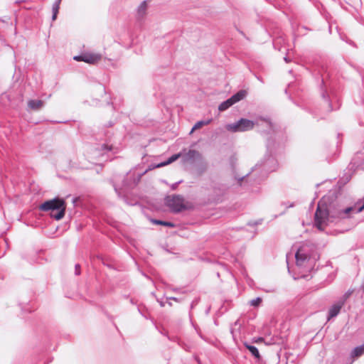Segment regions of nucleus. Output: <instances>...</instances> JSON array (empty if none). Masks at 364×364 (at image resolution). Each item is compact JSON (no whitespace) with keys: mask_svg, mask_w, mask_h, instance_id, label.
<instances>
[{"mask_svg":"<svg viewBox=\"0 0 364 364\" xmlns=\"http://www.w3.org/2000/svg\"><path fill=\"white\" fill-rule=\"evenodd\" d=\"M259 125L267 129L266 130L260 131L267 135V153L264 155V159L257 163L245 175H235L234 176L236 184L247 189L255 183H259L260 181L267 177L269 172L274 171L278 166L275 158L277 151L276 139L280 136L282 132L277 129L269 119L261 120ZM277 147H280V141H279Z\"/></svg>","mask_w":364,"mask_h":364,"instance_id":"1","label":"nucleus"},{"mask_svg":"<svg viewBox=\"0 0 364 364\" xmlns=\"http://www.w3.org/2000/svg\"><path fill=\"white\" fill-rule=\"evenodd\" d=\"M39 208L42 211L50 212L51 218L59 220L65 215L66 203L64 199L55 198L45 201L40 205Z\"/></svg>","mask_w":364,"mask_h":364,"instance_id":"2","label":"nucleus"},{"mask_svg":"<svg viewBox=\"0 0 364 364\" xmlns=\"http://www.w3.org/2000/svg\"><path fill=\"white\" fill-rule=\"evenodd\" d=\"M131 173H127V176H124L122 183V187H119L116 181L117 179V177L121 178V176H114L113 179H112L111 182L112 183V186L114 187V189L117 194L119 197H122L124 194V188H131L133 186H135L139 181H140L141 175H139L137 177H135L134 176H129Z\"/></svg>","mask_w":364,"mask_h":364,"instance_id":"3","label":"nucleus"},{"mask_svg":"<svg viewBox=\"0 0 364 364\" xmlns=\"http://www.w3.org/2000/svg\"><path fill=\"white\" fill-rule=\"evenodd\" d=\"M318 257L309 253V247L306 245L301 246L295 254L296 264L299 267H306L307 263H311V259L315 261Z\"/></svg>","mask_w":364,"mask_h":364,"instance_id":"4","label":"nucleus"},{"mask_svg":"<svg viewBox=\"0 0 364 364\" xmlns=\"http://www.w3.org/2000/svg\"><path fill=\"white\" fill-rule=\"evenodd\" d=\"M254 121L248 119L241 118L238 121L228 124L225 126V129L231 132H244L252 130L255 127Z\"/></svg>","mask_w":364,"mask_h":364,"instance_id":"5","label":"nucleus"},{"mask_svg":"<svg viewBox=\"0 0 364 364\" xmlns=\"http://www.w3.org/2000/svg\"><path fill=\"white\" fill-rule=\"evenodd\" d=\"M165 204L173 213H180L186 209L183 197L180 195L168 196L165 198Z\"/></svg>","mask_w":364,"mask_h":364,"instance_id":"6","label":"nucleus"},{"mask_svg":"<svg viewBox=\"0 0 364 364\" xmlns=\"http://www.w3.org/2000/svg\"><path fill=\"white\" fill-rule=\"evenodd\" d=\"M349 168H360L364 170V141L363 142V147L361 150L357 152L354 157L352 159L349 164Z\"/></svg>","mask_w":364,"mask_h":364,"instance_id":"7","label":"nucleus"},{"mask_svg":"<svg viewBox=\"0 0 364 364\" xmlns=\"http://www.w3.org/2000/svg\"><path fill=\"white\" fill-rule=\"evenodd\" d=\"M206 189L211 191L215 196H221L225 193L227 187L225 185L210 178L209 186Z\"/></svg>","mask_w":364,"mask_h":364,"instance_id":"8","label":"nucleus"},{"mask_svg":"<svg viewBox=\"0 0 364 364\" xmlns=\"http://www.w3.org/2000/svg\"><path fill=\"white\" fill-rule=\"evenodd\" d=\"M320 93L321 97H322L324 103L326 105V111L331 112L333 110L331 102L330 100V97L327 91L326 85L324 82L323 79L321 80V86H320Z\"/></svg>","mask_w":364,"mask_h":364,"instance_id":"9","label":"nucleus"},{"mask_svg":"<svg viewBox=\"0 0 364 364\" xmlns=\"http://www.w3.org/2000/svg\"><path fill=\"white\" fill-rule=\"evenodd\" d=\"M118 151V149L114 147L112 144L109 145L108 144H104L100 146L99 149V154H100L102 157L105 155H107V158L110 156V153L112 154H115Z\"/></svg>","mask_w":364,"mask_h":364,"instance_id":"10","label":"nucleus"},{"mask_svg":"<svg viewBox=\"0 0 364 364\" xmlns=\"http://www.w3.org/2000/svg\"><path fill=\"white\" fill-rule=\"evenodd\" d=\"M102 58V55L100 53L87 52L85 53V58L83 59V62L94 65L101 60Z\"/></svg>","mask_w":364,"mask_h":364,"instance_id":"11","label":"nucleus"},{"mask_svg":"<svg viewBox=\"0 0 364 364\" xmlns=\"http://www.w3.org/2000/svg\"><path fill=\"white\" fill-rule=\"evenodd\" d=\"M343 306V304H342V301H337L334 304H333L328 311V320L338 316Z\"/></svg>","mask_w":364,"mask_h":364,"instance_id":"12","label":"nucleus"},{"mask_svg":"<svg viewBox=\"0 0 364 364\" xmlns=\"http://www.w3.org/2000/svg\"><path fill=\"white\" fill-rule=\"evenodd\" d=\"M201 157V154L199 151L195 149H190L187 153L183 155V161L188 162L191 161H194L196 159H200Z\"/></svg>","mask_w":364,"mask_h":364,"instance_id":"13","label":"nucleus"},{"mask_svg":"<svg viewBox=\"0 0 364 364\" xmlns=\"http://www.w3.org/2000/svg\"><path fill=\"white\" fill-rule=\"evenodd\" d=\"M247 95V92L244 90H241L238 91L237 93L232 95L230 99L232 102V103L234 105L236 102H240V100H243Z\"/></svg>","mask_w":364,"mask_h":364,"instance_id":"14","label":"nucleus"},{"mask_svg":"<svg viewBox=\"0 0 364 364\" xmlns=\"http://www.w3.org/2000/svg\"><path fill=\"white\" fill-rule=\"evenodd\" d=\"M181 156H182L181 153L175 154L172 155L171 157H169L166 161H165L164 162H161L160 164H158L154 167L155 168H160V167H162V166H167V165L174 162L175 161H176Z\"/></svg>","mask_w":364,"mask_h":364,"instance_id":"15","label":"nucleus"},{"mask_svg":"<svg viewBox=\"0 0 364 364\" xmlns=\"http://www.w3.org/2000/svg\"><path fill=\"white\" fill-rule=\"evenodd\" d=\"M43 101L41 100H30L28 102V107L33 110H38L43 106Z\"/></svg>","mask_w":364,"mask_h":364,"instance_id":"16","label":"nucleus"},{"mask_svg":"<svg viewBox=\"0 0 364 364\" xmlns=\"http://www.w3.org/2000/svg\"><path fill=\"white\" fill-rule=\"evenodd\" d=\"M147 9L146 1H143L137 8L136 14L139 19L142 18L146 15Z\"/></svg>","mask_w":364,"mask_h":364,"instance_id":"17","label":"nucleus"},{"mask_svg":"<svg viewBox=\"0 0 364 364\" xmlns=\"http://www.w3.org/2000/svg\"><path fill=\"white\" fill-rule=\"evenodd\" d=\"M245 347L251 353V354L256 358H260V354L257 348L255 346L250 345L247 343H244Z\"/></svg>","mask_w":364,"mask_h":364,"instance_id":"18","label":"nucleus"},{"mask_svg":"<svg viewBox=\"0 0 364 364\" xmlns=\"http://www.w3.org/2000/svg\"><path fill=\"white\" fill-rule=\"evenodd\" d=\"M364 354V343L353 348L350 353L352 358H358Z\"/></svg>","mask_w":364,"mask_h":364,"instance_id":"19","label":"nucleus"},{"mask_svg":"<svg viewBox=\"0 0 364 364\" xmlns=\"http://www.w3.org/2000/svg\"><path fill=\"white\" fill-rule=\"evenodd\" d=\"M212 119H208L207 120H200L197 122L195 125L193 127L191 133H192L194 130L200 129L203 126L208 125L211 123Z\"/></svg>","mask_w":364,"mask_h":364,"instance_id":"20","label":"nucleus"},{"mask_svg":"<svg viewBox=\"0 0 364 364\" xmlns=\"http://www.w3.org/2000/svg\"><path fill=\"white\" fill-rule=\"evenodd\" d=\"M151 222H152V223L156 224V225H164V226H166V227H169V228L175 227V224L173 223L172 222H169V221L152 219Z\"/></svg>","mask_w":364,"mask_h":364,"instance_id":"21","label":"nucleus"},{"mask_svg":"<svg viewBox=\"0 0 364 364\" xmlns=\"http://www.w3.org/2000/svg\"><path fill=\"white\" fill-rule=\"evenodd\" d=\"M232 105H233V104L232 103L230 99L229 98L227 100H225L220 104V105L218 107V109L220 112H223V111H225L226 109H228L229 107H230Z\"/></svg>","mask_w":364,"mask_h":364,"instance_id":"22","label":"nucleus"},{"mask_svg":"<svg viewBox=\"0 0 364 364\" xmlns=\"http://www.w3.org/2000/svg\"><path fill=\"white\" fill-rule=\"evenodd\" d=\"M352 294V291L350 290H348V291H346L343 296L341 298H340V299L338 300L339 301H342V304L344 305L346 301H347V299L350 297V296Z\"/></svg>","mask_w":364,"mask_h":364,"instance_id":"23","label":"nucleus"},{"mask_svg":"<svg viewBox=\"0 0 364 364\" xmlns=\"http://www.w3.org/2000/svg\"><path fill=\"white\" fill-rule=\"evenodd\" d=\"M207 166L205 164H201L197 167V173L198 175H202L206 171Z\"/></svg>","mask_w":364,"mask_h":364,"instance_id":"24","label":"nucleus"},{"mask_svg":"<svg viewBox=\"0 0 364 364\" xmlns=\"http://www.w3.org/2000/svg\"><path fill=\"white\" fill-rule=\"evenodd\" d=\"M262 302V299L260 297H257L250 301V305L253 306H259Z\"/></svg>","mask_w":364,"mask_h":364,"instance_id":"25","label":"nucleus"},{"mask_svg":"<svg viewBox=\"0 0 364 364\" xmlns=\"http://www.w3.org/2000/svg\"><path fill=\"white\" fill-rule=\"evenodd\" d=\"M84 58H85V53L73 57V59L76 61H82L83 62Z\"/></svg>","mask_w":364,"mask_h":364,"instance_id":"26","label":"nucleus"},{"mask_svg":"<svg viewBox=\"0 0 364 364\" xmlns=\"http://www.w3.org/2000/svg\"><path fill=\"white\" fill-rule=\"evenodd\" d=\"M59 9H60V6L57 5V4L53 3V6H52L53 13H58Z\"/></svg>","mask_w":364,"mask_h":364,"instance_id":"27","label":"nucleus"},{"mask_svg":"<svg viewBox=\"0 0 364 364\" xmlns=\"http://www.w3.org/2000/svg\"><path fill=\"white\" fill-rule=\"evenodd\" d=\"M350 180V177H346V180L343 181V179H341L339 180V181L338 182V185L339 186V187H341V185H344L346 182H348V181Z\"/></svg>","mask_w":364,"mask_h":364,"instance_id":"28","label":"nucleus"},{"mask_svg":"<svg viewBox=\"0 0 364 364\" xmlns=\"http://www.w3.org/2000/svg\"><path fill=\"white\" fill-rule=\"evenodd\" d=\"M80 264H75V274L76 275H79L80 274Z\"/></svg>","mask_w":364,"mask_h":364,"instance_id":"29","label":"nucleus"},{"mask_svg":"<svg viewBox=\"0 0 364 364\" xmlns=\"http://www.w3.org/2000/svg\"><path fill=\"white\" fill-rule=\"evenodd\" d=\"M181 182H182V181H179L178 182L173 183L171 185V189L175 190L178 187V184H180Z\"/></svg>","mask_w":364,"mask_h":364,"instance_id":"30","label":"nucleus"},{"mask_svg":"<svg viewBox=\"0 0 364 364\" xmlns=\"http://www.w3.org/2000/svg\"><path fill=\"white\" fill-rule=\"evenodd\" d=\"M260 221H255V222H249L247 223L248 225L250 226H255V225H257L259 224H260Z\"/></svg>","mask_w":364,"mask_h":364,"instance_id":"31","label":"nucleus"},{"mask_svg":"<svg viewBox=\"0 0 364 364\" xmlns=\"http://www.w3.org/2000/svg\"><path fill=\"white\" fill-rule=\"evenodd\" d=\"M58 14V13H53V16H52L53 21H55L56 19Z\"/></svg>","mask_w":364,"mask_h":364,"instance_id":"32","label":"nucleus"},{"mask_svg":"<svg viewBox=\"0 0 364 364\" xmlns=\"http://www.w3.org/2000/svg\"><path fill=\"white\" fill-rule=\"evenodd\" d=\"M61 1H62V0H55V1L54 2V4H57V5H59V6H60Z\"/></svg>","mask_w":364,"mask_h":364,"instance_id":"33","label":"nucleus"},{"mask_svg":"<svg viewBox=\"0 0 364 364\" xmlns=\"http://www.w3.org/2000/svg\"><path fill=\"white\" fill-rule=\"evenodd\" d=\"M294 203H291L289 204V205L287 206V208H292V207H294Z\"/></svg>","mask_w":364,"mask_h":364,"instance_id":"34","label":"nucleus"},{"mask_svg":"<svg viewBox=\"0 0 364 364\" xmlns=\"http://www.w3.org/2000/svg\"><path fill=\"white\" fill-rule=\"evenodd\" d=\"M169 299H171V300H174V301H177V298L176 297H170Z\"/></svg>","mask_w":364,"mask_h":364,"instance_id":"35","label":"nucleus"},{"mask_svg":"<svg viewBox=\"0 0 364 364\" xmlns=\"http://www.w3.org/2000/svg\"><path fill=\"white\" fill-rule=\"evenodd\" d=\"M138 311H139V313H140V314L144 316V314L141 312V310H140V309H139V308H138ZM144 317H145L146 318H147V317H146V316H144Z\"/></svg>","mask_w":364,"mask_h":364,"instance_id":"36","label":"nucleus"},{"mask_svg":"<svg viewBox=\"0 0 364 364\" xmlns=\"http://www.w3.org/2000/svg\"><path fill=\"white\" fill-rule=\"evenodd\" d=\"M284 60L287 63H288V62H289V58H288L287 57H284Z\"/></svg>","mask_w":364,"mask_h":364,"instance_id":"37","label":"nucleus"},{"mask_svg":"<svg viewBox=\"0 0 364 364\" xmlns=\"http://www.w3.org/2000/svg\"><path fill=\"white\" fill-rule=\"evenodd\" d=\"M23 1H22V0H18V1H16V3H17V4H19V3H21V2H23Z\"/></svg>","mask_w":364,"mask_h":364,"instance_id":"38","label":"nucleus"},{"mask_svg":"<svg viewBox=\"0 0 364 364\" xmlns=\"http://www.w3.org/2000/svg\"><path fill=\"white\" fill-rule=\"evenodd\" d=\"M160 305H161V306H164V304L163 302H160Z\"/></svg>","mask_w":364,"mask_h":364,"instance_id":"39","label":"nucleus"}]
</instances>
